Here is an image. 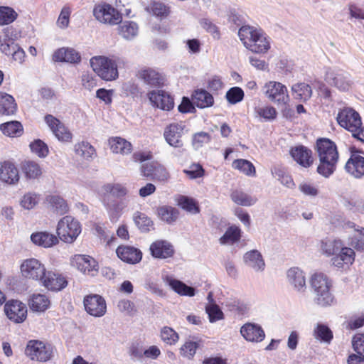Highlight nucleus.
<instances>
[{
  "mask_svg": "<svg viewBox=\"0 0 364 364\" xmlns=\"http://www.w3.org/2000/svg\"><path fill=\"white\" fill-rule=\"evenodd\" d=\"M315 151L319 164L317 172L325 178H328L336 170L339 153L334 141L328 138H318L316 141Z\"/></svg>",
  "mask_w": 364,
  "mask_h": 364,
  "instance_id": "f257e3e1",
  "label": "nucleus"
},
{
  "mask_svg": "<svg viewBox=\"0 0 364 364\" xmlns=\"http://www.w3.org/2000/svg\"><path fill=\"white\" fill-rule=\"evenodd\" d=\"M238 36L245 47L252 53H265L270 48L269 38L261 29L243 26L238 31Z\"/></svg>",
  "mask_w": 364,
  "mask_h": 364,
  "instance_id": "f03ea898",
  "label": "nucleus"
},
{
  "mask_svg": "<svg viewBox=\"0 0 364 364\" xmlns=\"http://www.w3.org/2000/svg\"><path fill=\"white\" fill-rule=\"evenodd\" d=\"M92 14L100 23L109 26L119 24L123 19V13L112 4L102 1L95 4Z\"/></svg>",
  "mask_w": 364,
  "mask_h": 364,
  "instance_id": "7ed1b4c3",
  "label": "nucleus"
},
{
  "mask_svg": "<svg viewBox=\"0 0 364 364\" xmlns=\"http://www.w3.org/2000/svg\"><path fill=\"white\" fill-rule=\"evenodd\" d=\"M311 287L317 294V303L321 306L331 305L333 297L330 293L331 283L323 273H315L311 279Z\"/></svg>",
  "mask_w": 364,
  "mask_h": 364,
  "instance_id": "20e7f679",
  "label": "nucleus"
},
{
  "mask_svg": "<svg viewBox=\"0 0 364 364\" xmlns=\"http://www.w3.org/2000/svg\"><path fill=\"white\" fill-rule=\"evenodd\" d=\"M53 345L39 340H31L26 347V354L32 360L38 362H47L54 355Z\"/></svg>",
  "mask_w": 364,
  "mask_h": 364,
  "instance_id": "39448f33",
  "label": "nucleus"
},
{
  "mask_svg": "<svg viewBox=\"0 0 364 364\" xmlns=\"http://www.w3.org/2000/svg\"><path fill=\"white\" fill-rule=\"evenodd\" d=\"M80 232V223L71 216L63 217L58 223L57 234L66 243H73Z\"/></svg>",
  "mask_w": 364,
  "mask_h": 364,
  "instance_id": "423d86ee",
  "label": "nucleus"
},
{
  "mask_svg": "<svg viewBox=\"0 0 364 364\" xmlns=\"http://www.w3.org/2000/svg\"><path fill=\"white\" fill-rule=\"evenodd\" d=\"M140 171L144 177L154 181L166 183L171 177L166 166L156 161L142 164Z\"/></svg>",
  "mask_w": 364,
  "mask_h": 364,
  "instance_id": "0eeeda50",
  "label": "nucleus"
},
{
  "mask_svg": "<svg viewBox=\"0 0 364 364\" xmlns=\"http://www.w3.org/2000/svg\"><path fill=\"white\" fill-rule=\"evenodd\" d=\"M336 120L341 127L351 134L357 130L358 125L362 122L360 114L349 107H345L339 109Z\"/></svg>",
  "mask_w": 364,
  "mask_h": 364,
  "instance_id": "6e6552de",
  "label": "nucleus"
},
{
  "mask_svg": "<svg viewBox=\"0 0 364 364\" xmlns=\"http://www.w3.org/2000/svg\"><path fill=\"white\" fill-rule=\"evenodd\" d=\"M4 311L6 317L16 323H23L27 318V307L19 300L7 301L4 304Z\"/></svg>",
  "mask_w": 364,
  "mask_h": 364,
  "instance_id": "1a4fd4ad",
  "label": "nucleus"
},
{
  "mask_svg": "<svg viewBox=\"0 0 364 364\" xmlns=\"http://www.w3.org/2000/svg\"><path fill=\"white\" fill-rule=\"evenodd\" d=\"M20 269L23 277L28 279L41 281L46 269L38 259L30 258L23 261Z\"/></svg>",
  "mask_w": 364,
  "mask_h": 364,
  "instance_id": "9d476101",
  "label": "nucleus"
},
{
  "mask_svg": "<svg viewBox=\"0 0 364 364\" xmlns=\"http://www.w3.org/2000/svg\"><path fill=\"white\" fill-rule=\"evenodd\" d=\"M362 151L355 147L350 149V156L345 165L346 171L355 178L364 176V156L360 154Z\"/></svg>",
  "mask_w": 364,
  "mask_h": 364,
  "instance_id": "9b49d317",
  "label": "nucleus"
},
{
  "mask_svg": "<svg viewBox=\"0 0 364 364\" xmlns=\"http://www.w3.org/2000/svg\"><path fill=\"white\" fill-rule=\"evenodd\" d=\"M83 304L86 312L95 317H101L107 312L105 299L99 294H89L84 297Z\"/></svg>",
  "mask_w": 364,
  "mask_h": 364,
  "instance_id": "f8f14e48",
  "label": "nucleus"
},
{
  "mask_svg": "<svg viewBox=\"0 0 364 364\" xmlns=\"http://www.w3.org/2000/svg\"><path fill=\"white\" fill-rule=\"evenodd\" d=\"M44 121L55 136L62 142H71L73 134L65 125L52 114H46Z\"/></svg>",
  "mask_w": 364,
  "mask_h": 364,
  "instance_id": "ddd939ff",
  "label": "nucleus"
},
{
  "mask_svg": "<svg viewBox=\"0 0 364 364\" xmlns=\"http://www.w3.org/2000/svg\"><path fill=\"white\" fill-rule=\"evenodd\" d=\"M289 154L294 161L303 168H310L314 163L312 150L304 145L291 146Z\"/></svg>",
  "mask_w": 364,
  "mask_h": 364,
  "instance_id": "4468645a",
  "label": "nucleus"
},
{
  "mask_svg": "<svg viewBox=\"0 0 364 364\" xmlns=\"http://www.w3.org/2000/svg\"><path fill=\"white\" fill-rule=\"evenodd\" d=\"M72 264L85 274L95 275L98 272V263L92 257L75 255L71 260Z\"/></svg>",
  "mask_w": 364,
  "mask_h": 364,
  "instance_id": "2eb2a0df",
  "label": "nucleus"
},
{
  "mask_svg": "<svg viewBox=\"0 0 364 364\" xmlns=\"http://www.w3.org/2000/svg\"><path fill=\"white\" fill-rule=\"evenodd\" d=\"M41 282L43 287L53 291H60L68 284V281L61 274L46 269Z\"/></svg>",
  "mask_w": 364,
  "mask_h": 364,
  "instance_id": "dca6fc26",
  "label": "nucleus"
},
{
  "mask_svg": "<svg viewBox=\"0 0 364 364\" xmlns=\"http://www.w3.org/2000/svg\"><path fill=\"white\" fill-rule=\"evenodd\" d=\"M20 179L18 170L10 160L0 161V181L9 185L18 183Z\"/></svg>",
  "mask_w": 364,
  "mask_h": 364,
  "instance_id": "f3484780",
  "label": "nucleus"
},
{
  "mask_svg": "<svg viewBox=\"0 0 364 364\" xmlns=\"http://www.w3.org/2000/svg\"><path fill=\"white\" fill-rule=\"evenodd\" d=\"M183 128L178 123H172L168 125L164 132L166 141L175 148H182L183 142L181 139Z\"/></svg>",
  "mask_w": 364,
  "mask_h": 364,
  "instance_id": "a211bd4d",
  "label": "nucleus"
},
{
  "mask_svg": "<svg viewBox=\"0 0 364 364\" xmlns=\"http://www.w3.org/2000/svg\"><path fill=\"white\" fill-rule=\"evenodd\" d=\"M266 96L272 101L286 103L289 99L287 87L280 82H269L265 85Z\"/></svg>",
  "mask_w": 364,
  "mask_h": 364,
  "instance_id": "6ab92c4d",
  "label": "nucleus"
},
{
  "mask_svg": "<svg viewBox=\"0 0 364 364\" xmlns=\"http://www.w3.org/2000/svg\"><path fill=\"white\" fill-rule=\"evenodd\" d=\"M149 250L153 257L167 259L172 257L175 253L173 246L166 240H159L152 242Z\"/></svg>",
  "mask_w": 364,
  "mask_h": 364,
  "instance_id": "aec40b11",
  "label": "nucleus"
},
{
  "mask_svg": "<svg viewBox=\"0 0 364 364\" xmlns=\"http://www.w3.org/2000/svg\"><path fill=\"white\" fill-rule=\"evenodd\" d=\"M116 253L122 261L128 264L139 263L142 259L141 251L133 246L119 245L116 250Z\"/></svg>",
  "mask_w": 364,
  "mask_h": 364,
  "instance_id": "412c9836",
  "label": "nucleus"
},
{
  "mask_svg": "<svg viewBox=\"0 0 364 364\" xmlns=\"http://www.w3.org/2000/svg\"><path fill=\"white\" fill-rule=\"evenodd\" d=\"M52 60L55 62H66L77 65L81 61V55L73 48L63 47L53 53Z\"/></svg>",
  "mask_w": 364,
  "mask_h": 364,
  "instance_id": "4be33fe9",
  "label": "nucleus"
},
{
  "mask_svg": "<svg viewBox=\"0 0 364 364\" xmlns=\"http://www.w3.org/2000/svg\"><path fill=\"white\" fill-rule=\"evenodd\" d=\"M355 251L348 247H341L339 252L332 257L331 262L333 265L338 268L349 267L355 261Z\"/></svg>",
  "mask_w": 364,
  "mask_h": 364,
  "instance_id": "5701e85b",
  "label": "nucleus"
},
{
  "mask_svg": "<svg viewBox=\"0 0 364 364\" xmlns=\"http://www.w3.org/2000/svg\"><path fill=\"white\" fill-rule=\"evenodd\" d=\"M148 95L151 103L156 107L167 111L173 108L174 102L173 97L164 91H151Z\"/></svg>",
  "mask_w": 364,
  "mask_h": 364,
  "instance_id": "b1692460",
  "label": "nucleus"
},
{
  "mask_svg": "<svg viewBox=\"0 0 364 364\" xmlns=\"http://www.w3.org/2000/svg\"><path fill=\"white\" fill-rule=\"evenodd\" d=\"M240 333L245 340L250 342H261L265 337L262 327L257 324L246 323L242 326Z\"/></svg>",
  "mask_w": 364,
  "mask_h": 364,
  "instance_id": "393cba45",
  "label": "nucleus"
},
{
  "mask_svg": "<svg viewBox=\"0 0 364 364\" xmlns=\"http://www.w3.org/2000/svg\"><path fill=\"white\" fill-rule=\"evenodd\" d=\"M193 104L198 108L210 107L214 105L213 95L204 89H196L191 95Z\"/></svg>",
  "mask_w": 364,
  "mask_h": 364,
  "instance_id": "a878e982",
  "label": "nucleus"
},
{
  "mask_svg": "<svg viewBox=\"0 0 364 364\" xmlns=\"http://www.w3.org/2000/svg\"><path fill=\"white\" fill-rule=\"evenodd\" d=\"M117 33L126 41H132L139 34V27L136 22L124 21L118 24Z\"/></svg>",
  "mask_w": 364,
  "mask_h": 364,
  "instance_id": "bb28decb",
  "label": "nucleus"
},
{
  "mask_svg": "<svg viewBox=\"0 0 364 364\" xmlns=\"http://www.w3.org/2000/svg\"><path fill=\"white\" fill-rule=\"evenodd\" d=\"M31 241L38 246L50 247L58 243V237L48 232H36L31 235Z\"/></svg>",
  "mask_w": 364,
  "mask_h": 364,
  "instance_id": "cd10ccee",
  "label": "nucleus"
},
{
  "mask_svg": "<svg viewBox=\"0 0 364 364\" xmlns=\"http://www.w3.org/2000/svg\"><path fill=\"white\" fill-rule=\"evenodd\" d=\"M110 149L114 154L127 155L132 152V144L120 136H112L108 139Z\"/></svg>",
  "mask_w": 364,
  "mask_h": 364,
  "instance_id": "c85d7f7f",
  "label": "nucleus"
},
{
  "mask_svg": "<svg viewBox=\"0 0 364 364\" xmlns=\"http://www.w3.org/2000/svg\"><path fill=\"white\" fill-rule=\"evenodd\" d=\"M21 169L27 179H38L43 174L40 164L34 161L25 160L21 163Z\"/></svg>",
  "mask_w": 364,
  "mask_h": 364,
  "instance_id": "c756f323",
  "label": "nucleus"
},
{
  "mask_svg": "<svg viewBox=\"0 0 364 364\" xmlns=\"http://www.w3.org/2000/svg\"><path fill=\"white\" fill-rule=\"evenodd\" d=\"M17 111V104L13 96L0 92V114L13 115Z\"/></svg>",
  "mask_w": 364,
  "mask_h": 364,
  "instance_id": "7c9ffc66",
  "label": "nucleus"
},
{
  "mask_svg": "<svg viewBox=\"0 0 364 364\" xmlns=\"http://www.w3.org/2000/svg\"><path fill=\"white\" fill-rule=\"evenodd\" d=\"M1 132L9 137H19L23 134L22 124L16 120L9 121L0 124Z\"/></svg>",
  "mask_w": 364,
  "mask_h": 364,
  "instance_id": "2f4dec72",
  "label": "nucleus"
},
{
  "mask_svg": "<svg viewBox=\"0 0 364 364\" xmlns=\"http://www.w3.org/2000/svg\"><path fill=\"white\" fill-rule=\"evenodd\" d=\"M326 81L338 90L347 91L351 86V82L343 73H328L326 77Z\"/></svg>",
  "mask_w": 364,
  "mask_h": 364,
  "instance_id": "473e14b6",
  "label": "nucleus"
},
{
  "mask_svg": "<svg viewBox=\"0 0 364 364\" xmlns=\"http://www.w3.org/2000/svg\"><path fill=\"white\" fill-rule=\"evenodd\" d=\"M157 214L161 220L172 224L179 218L180 211L175 207L162 205L157 208Z\"/></svg>",
  "mask_w": 364,
  "mask_h": 364,
  "instance_id": "72a5a7b5",
  "label": "nucleus"
},
{
  "mask_svg": "<svg viewBox=\"0 0 364 364\" xmlns=\"http://www.w3.org/2000/svg\"><path fill=\"white\" fill-rule=\"evenodd\" d=\"M342 246H343V244L340 239H325L321 240L320 243L322 254L328 257H334Z\"/></svg>",
  "mask_w": 364,
  "mask_h": 364,
  "instance_id": "f704fd0d",
  "label": "nucleus"
},
{
  "mask_svg": "<svg viewBox=\"0 0 364 364\" xmlns=\"http://www.w3.org/2000/svg\"><path fill=\"white\" fill-rule=\"evenodd\" d=\"M30 309L33 311H45L50 306L48 297L45 294H34L28 302Z\"/></svg>",
  "mask_w": 364,
  "mask_h": 364,
  "instance_id": "c9c22d12",
  "label": "nucleus"
},
{
  "mask_svg": "<svg viewBox=\"0 0 364 364\" xmlns=\"http://www.w3.org/2000/svg\"><path fill=\"white\" fill-rule=\"evenodd\" d=\"M246 264L251 266L255 270H263L265 263L262 256L257 250H251L246 252L243 257Z\"/></svg>",
  "mask_w": 364,
  "mask_h": 364,
  "instance_id": "e433bc0d",
  "label": "nucleus"
},
{
  "mask_svg": "<svg viewBox=\"0 0 364 364\" xmlns=\"http://www.w3.org/2000/svg\"><path fill=\"white\" fill-rule=\"evenodd\" d=\"M292 95L301 102H306L312 95L311 87L309 85L300 82L292 86Z\"/></svg>",
  "mask_w": 364,
  "mask_h": 364,
  "instance_id": "4c0bfd02",
  "label": "nucleus"
},
{
  "mask_svg": "<svg viewBox=\"0 0 364 364\" xmlns=\"http://www.w3.org/2000/svg\"><path fill=\"white\" fill-rule=\"evenodd\" d=\"M92 68H117L116 60L104 55H97L90 60Z\"/></svg>",
  "mask_w": 364,
  "mask_h": 364,
  "instance_id": "58836bf2",
  "label": "nucleus"
},
{
  "mask_svg": "<svg viewBox=\"0 0 364 364\" xmlns=\"http://www.w3.org/2000/svg\"><path fill=\"white\" fill-rule=\"evenodd\" d=\"M289 282L298 289L306 287V279L304 272L297 267L290 268L287 272Z\"/></svg>",
  "mask_w": 364,
  "mask_h": 364,
  "instance_id": "ea45409f",
  "label": "nucleus"
},
{
  "mask_svg": "<svg viewBox=\"0 0 364 364\" xmlns=\"http://www.w3.org/2000/svg\"><path fill=\"white\" fill-rule=\"evenodd\" d=\"M241 237L242 231L240 228L236 225H231L228 228L219 241L221 245L234 244L238 242Z\"/></svg>",
  "mask_w": 364,
  "mask_h": 364,
  "instance_id": "a19ab883",
  "label": "nucleus"
},
{
  "mask_svg": "<svg viewBox=\"0 0 364 364\" xmlns=\"http://www.w3.org/2000/svg\"><path fill=\"white\" fill-rule=\"evenodd\" d=\"M177 205L183 210L193 214L200 212V208L197 201L190 197L180 195L176 198Z\"/></svg>",
  "mask_w": 364,
  "mask_h": 364,
  "instance_id": "79ce46f5",
  "label": "nucleus"
},
{
  "mask_svg": "<svg viewBox=\"0 0 364 364\" xmlns=\"http://www.w3.org/2000/svg\"><path fill=\"white\" fill-rule=\"evenodd\" d=\"M232 166L234 169L247 176H255L256 169L254 164L246 159H239L233 161Z\"/></svg>",
  "mask_w": 364,
  "mask_h": 364,
  "instance_id": "37998d69",
  "label": "nucleus"
},
{
  "mask_svg": "<svg viewBox=\"0 0 364 364\" xmlns=\"http://www.w3.org/2000/svg\"><path fill=\"white\" fill-rule=\"evenodd\" d=\"M142 76L145 82L151 86L161 87L164 85V77L156 70H143Z\"/></svg>",
  "mask_w": 364,
  "mask_h": 364,
  "instance_id": "c03bdc74",
  "label": "nucleus"
},
{
  "mask_svg": "<svg viewBox=\"0 0 364 364\" xmlns=\"http://www.w3.org/2000/svg\"><path fill=\"white\" fill-rule=\"evenodd\" d=\"M146 10L159 18H166L170 13V7L160 1H153L147 6Z\"/></svg>",
  "mask_w": 364,
  "mask_h": 364,
  "instance_id": "a18cd8bd",
  "label": "nucleus"
},
{
  "mask_svg": "<svg viewBox=\"0 0 364 364\" xmlns=\"http://www.w3.org/2000/svg\"><path fill=\"white\" fill-rule=\"evenodd\" d=\"M314 336L320 341L329 343L333 338V332L329 327L325 324L318 323L314 330Z\"/></svg>",
  "mask_w": 364,
  "mask_h": 364,
  "instance_id": "49530a36",
  "label": "nucleus"
},
{
  "mask_svg": "<svg viewBox=\"0 0 364 364\" xmlns=\"http://www.w3.org/2000/svg\"><path fill=\"white\" fill-rule=\"evenodd\" d=\"M230 198L234 203L242 206H250L257 201L256 198H252L248 194L238 190L232 191L230 194Z\"/></svg>",
  "mask_w": 364,
  "mask_h": 364,
  "instance_id": "de8ad7c7",
  "label": "nucleus"
},
{
  "mask_svg": "<svg viewBox=\"0 0 364 364\" xmlns=\"http://www.w3.org/2000/svg\"><path fill=\"white\" fill-rule=\"evenodd\" d=\"M46 200L58 214L63 215L68 211L66 201L58 196H49Z\"/></svg>",
  "mask_w": 364,
  "mask_h": 364,
  "instance_id": "09e8293b",
  "label": "nucleus"
},
{
  "mask_svg": "<svg viewBox=\"0 0 364 364\" xmlns=\"http://www.w3.org/2000/svg\"><path fill=\"white\" fill-rule=\"evenodd\" d=\"M200 340L196 341L191 340L186 341L180 348L181 355L188 359H192L194 357L197 349L200 347Z\"/></svg>",
  "mask_w": 364,
  "mask_h": 364,
  "instance_id": "8fccbe9b",
  "label": "nucleus"
},
{
  "mask_svg": "<svg viewBox=\"0 0 364 364\" xmlns=\"http://www.w3.org/2000/svg\"><path fill=\"white\" fill-rule=\"evenodd\" d=\"M169 286L178 294L181 296H193L195 295V289L187 286L183 282L171 279L168 280Z\"/></svg>",
  "mask_w": 364,
  "mask_h": 364,
  "instance_id": "3c124183",
  "label": "nucleus"
},
{
  "mask_svg": "<svg viewBox=\"0 0 364 364\" xmlns=\"http://www.w3.org/2000/svg\"><path fill=\"white\" fill-rule=\"evenodd\" d=\"M160 337L162 341L168 346H173L179 341L178 333L172 328L164 326L161 329Z\"/></svg>",
  "mask_w": 364,
  "mask_h": 364,
  "instance_id": "603ef678",
  "label": "nucleus"
},
{
  "mask_svg": "<svg viewBox=\"0 0 364 364\" xmlns=\"http://www.w3.org/2000/svg\"><path fill=\"white\" fill-rule=\"evenodd\" d=\"M103 190L105 193H109L114 197L122 198L128 193L127 188L121 183H107L104 185Z\"/></svg>",
  "mask_w": 364,
  "mask_h": 364,
  "instance_id": "864d4df0",
  "label": "nucleus"
},
{
  "mask_svg": "<svg viewBox=\"0 0 364 364\" xmlns=\"http://www.w3.org/2000/svg\"><path fill=\"white\" fill-rule=\"evenodd\" d=\"M75 152L85 159H89L96 154L95 149L87 141H81L75 145Z\"/></svg>",
  "mask_w": 364,
  "mask_h": 364,
  "instance_id": "5fc2aeb1",
  "label": "nucleus"
},
{
  "mask_svg": "<svg viewBox=\"0 0 364 364\" xmlns=\"http://www.w3.org/2000/svg\"><path fill=\"white\" fill-rule=\"evenodd\" d=\"M133 220L139 230L148 232L153 225V222L146 214L137 211L134 214Z\"/></svg>",
  "mask_w": 364,
  "mask_h": 364,
  "instance_id": "6e6d98bb",
  "label": "nucleus"
},
{
  "mask_svg": "<svg viewBox=\"0 0 364 364\" xmlns=\"http://www.w3.org/2000/svg\"><path fill=\"white\" fill-rule=\"evenodd\" d=\"M17 13L11 8L0 6V26L8 25L17 18Z\"/></svg>",
  "mask_w": 364,
  "mask_h": 364,
  "instance_id": "4d7b16f0",
  "label": "nucleus"
},
{
  "mask_svg": "<svg viewBox=\"0 0 364 364\" xmlns=\"http://www.w3.org/2000/svg\"><path fill=\"white\" fill-rule=\"evenodd\" d=\"M255 112L257 117L266 121L274 120L277 116V112L272 106L257 107L255 108Z\"/></svg>",
  "mask_w": 364,
  "mask_h": 364,
  "instance_id": "13d9d810",
  "label": "nucleus"
},
{
  "mask_svg": "<svg viewBox=\"0 0 364 364\" xmlns=\"http://www.w3.org/2000/svg\"><path fill=\"white\" fill-rule=\"evenodd\" d=\"M72 13L71 8L65 5L60 12L58 18L56 21V26L60 29H66L70 24V18Z\"/></svg>",
  "mask_w": 364,
  "mask_h": 364,
  "instance_id": "bf43d9fd",
  "label": "nucleus"
},
{
  "mask_svg": "<svg viewBox=\"0 0 364 364\" xmlns=\"http://www.w3.org/2000/svg\"><path fill=\"white\" fill-rule=\"evenodd\" d=\"M30 148L31 151L40 158L47 156L49 153L47 144L41 139H36L31 142L30 144Z\"/></svg>",
  "mask_w": 364,
  "mask_h": 364,
  "instance_id": "052dcab7",
  "label": "nucleus"
},
{
  "mask_svg": "<svg viewBox=\"0 0 364 364\" xmlns=\"http://www.w3.org/2000/svg\"><path fill=\"white\" fill-rule=\"evenodd\" d=\"M245 94L242 88L233 87L228 90L225 98L230 104L235 105L241 102L244 98Z\"/></svg>",
  "mask_w": 364,
  "mask_h": 364,
  "instance_id": "680f3d73",
  "label": "nucleus"
},
{
  "mask_svg": "<svg viewBox=\"0 0 364 364\" xmlns=\"http://www.w3.org/2000/svg\"><path fill=\"white\" fill-rule=\"evenodd\" d=\"M183 172L189 179L202 178L205 175V169L200 164L196 163L191 164L189 168L184 169Z\"/></svg>",
  "mask_w": 364,
  "mask_h": 364,
  "instance_id": "e2e57ef3",
  "label": "nucleus"
},
{
  "mask_svg": "<svg viewBox=\"0 0 364 364\" xmlns=\"http://www.w3.org/2000/svg\"><path fill=\"white\" fill-rule=\"evenodd\" d=\"M40 201V196L33 193H26L21 201L22 207L30 210L33 208Z\"/></svg>",
  "mask_w": 364,
  "mask_h": 364,
  "instance_id": "0e129e2a",
  "label": "nucleus"
},
{
  "mask_svg": "<svg viewBox=\"0 0 364 364\" xmlns=\"http://www.w3.org/2000/svg\"><path fill=\"white\" fill-rule=\"evenodd\" d=\"M205 311L211 323L221 320L224 318L223 312L217 304H210L206 306Z\"/></svg>",
  "mask_w": 364,
  "mask_h": 364,
  "instance_id": "69168bd1",
  "label": "nucleus"
},
{
  "mask_svg": "<svg viewBox=\"0 0 364 364\" xmlns=\"http://www.w3.org/2000/svg\"><path fill=\"white\" fill-rule=\"evenodd\" d=\"M200 25L208 33H210L214 38H220V33L218 28L208 18H203L200 21Z\"/></svg>",
  "mask_w": 364,
  "mask_h": 364,
  "instance_id": "338daca9",
  "label": "nucleus"
},
{
  "mask_svg": "<svg viewBox=\"0 0 364 364\" xmlns=\"http://www.w3.org/2000/svg\"><path fill=\"white\" fill-rule=\"evenodd\" d=\"M353 347L360 356L364 357V333L357 334L353 336Z\"/></svg>",
  "mask_w": 364,
  "mask_h": 364,
  "instance_id": "774afa93",
  "label": "nucleus"
}]
</instances>
